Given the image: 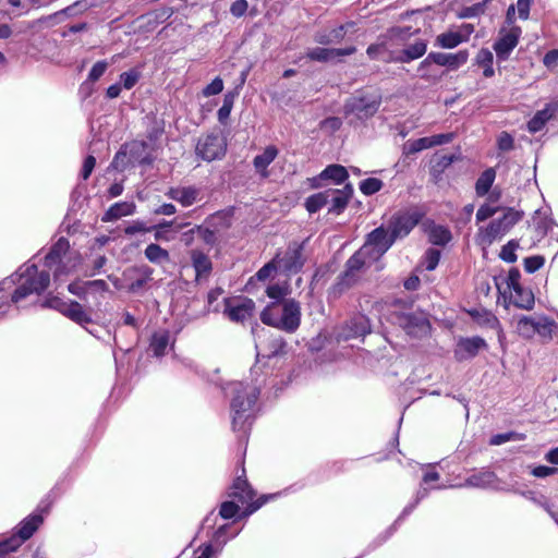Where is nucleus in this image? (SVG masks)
Returning <instances> with one entry per match:
<instances>
[{"instance_id":"59","label":"nucleus","mask_w":558,"mask_h":558,"mask_svg":"<svg viewBox=\"0 0 558 558\" xmlns=\"http://www.w3.org/2000/svg\"><path fill=\"white\" fill-rule=\"evenodd\" d=\"M498 211L497 207H492L489 205H483L478 208L476 213L477 222H482L490 217H493Z\"/></svg>"},{"instance_id":"15","label":"nucleus","mask_w":558,"mask_h":558,"mask_svg":"<svg viewBox=\"0 0 558 558\" xmlns=\"http://www.w3.org/2000/svg\"><path fill=\"white\" fill-rule=\"evenodd\" d=\"M355 51H356V48L354 46H351L345 49L317 47V48L310 49L306 52V57L313 61L328 62L338 57L353 54Z\"/></svg>"},{"instance_id":"57","label":"nucleus","mask_w":558,"mask_h":558,"mask_svg":"<svg viewBox=\"0 0 558 558\" xmlns=\"http://www.w3.org/2000/svg\"><path fill=\"white\" fill-rule=\"evenodd\" d=\"M278 270V265L272 258L269 263L264 265L256 274L258 280H266L272 271Z\"/></svg>"},{"instance_id":"55","label":"nucleus","mask_w":558,"mask_h":558,"mask_svg":"<svg viewBox=\"0 0 558 558\" xmlns=\"http://www.w3.org/2000/svg\"><path fill=\"white\" fill-rule=\"evenodd\" d=\"M222 89H223L222 80L220 77H216L209 85H207L204 88L203 94H204V96L209 97V96H214V95L221 93Z\"/></svg>"},{"instance_id":"27","label":"nucleus","mask_w":558,"mask_h":558,"mask_svg":"<svg viewBox=\"0 0 558 558\" xmlns=\"http://www.w3.org/2000/svg\"><path fill=\"white\" fill-rule=\"evenodd\" d=\"M135 210V204L123 202V203H117L112 205L106 213L104 220L110 221V220H117L121 217L132 215Z\"/></svg>"},{"instance_id":"58","label":"nucleus","mask_w":558,"mask_h":558,"mask_svg":"<svg viewBox=\"0 0 558 558\" xmlns=\"http://www.w3.org/2000/svg\"><path fill=\"white\" fill-rule=\"evenodd\" d=\"M440 252L435 248H429L426 252V269L434 270L439 263Z\"/></svg>"},{"instance_id":"35","label":"nucleus","mask_w":558,"mask_h":558,"mask_svg":"<svg viewBox=\"0 0 558 558\" xmlns=\"http://www.w3.org/2000/svg\"><path fill=\"white\" fill-rule=\"evenodd\" d=\"M357 282L356 278L344 272L342 276L338 278V281L330 288V295L332 298H339L343 292L349 290Z\"/></svg>"},{"instance_id":"17","label":"nucleus","mask_w":558,"mask_h":558,"mask_svg":"<svg viewBox=\"0 0 558 558\" xmlns=\"http://www.w3.org/2000/svg\"><path fill=\"white\" fill-rule=\"evenodd\" d=\"M371 259V255L367 253V247H361L353 256L347 262V272L353 278L359 279V272L365 267Z\"/></svg>"},{"instance_id":"37","label":"nucleus","mask_w":558,"mask_h":558,"mask_svg":"<svg viewBox=\"0 0 558 558\" xmlns=\"http://www.w3.org/2000/svg\"><path fill=\"white\" fill-rule=\"evenodd\" d=\"M556 324L554 320L547 317H538L535 322V335H539L542 338L549 340L553 337Z\"/></svg>"},{"instance_id":"56","label":"nucleus","mask_w":558,"mask_h":558,"mask_svg":"<svg viewBox=\"0 0 558 558\" xmlns=\"http://www.w3.org/2000/svg\"><path fill=\"white\" fill-rule=\"evenodd\" d=\"M544 265V257L532 256L524 259V267L527 272H534Z\"/></svg>"},{"instance_id":"62","label":"nucleus","mask_w":558,"mask_h":558,"mask_svg":"<svg viewBox=\"0 0 558 558\" xmlns=\"http://www.w3.org/2000/svg\"><path fill=\"white\" fill-rule=\"evenodd\" d=\"M34 291L31 290V286L27 284L25 281L23 284H21L13 293L12 301L19 302L20 300L26 298L28 294L33 293Z\"/></svg>"},{"instance_id":"50","label":"nucleus","mask_w":558,"mask_h":558,"mask_svg":"<svg viewBox=\"0 0 558 558\" xmlns=\"http://www.w3.org/2000/svg\"><path fill=\"white\" fill-rule=\"evenodd\" d=\"M87 9V4L84 1H77L74 4L66 7L65 9H62L61 11L57 12L56 15H66V16H73L76 15Z\"/></svg>"},{"instance_id":"64","label":"nucleus","mask_w":558,"mask_h":558,"mask_svg":"<svg viewBox=\"0 0 558 558\" xmlns=\"http://www.w3.org/2000/svg\"><path fill=\"white\" fill-rule=\"evenodd\" d=\"M247 10V1L246 0H236L232 3L230 8V12L234 16H242Z\"/></svg>"},{"instance_id":"8","label":"nucleus","mask_w":558,"mask_h":558,"mask_svg":"<svg viewBox=\"0 0 558 558\" xmlns=\"http://www.w3.org/2000/svg\"><path fill=\"white\" fill-rule=\"evenodd\" d=\"M420 219V214L415 211H399L392 215L388 228L395 241L408 235L418 223Z\"/></svg>"},{"instance_id":"19","label":"nucleus","mask_w":558,"mask_h":558,"mask_svg":"<svg viewBox=\"0 0 558 558\" xmlns=\"http://www.w3.org/2000/svg\"><path fill=\"white\" fill-rule=\"evenodd\" d=\"M254 306L255 305L252 300L245 299L235 306H227L225 313L233 322H244L245 319L252 316Z\"/></svg>"},{"instance_id":"53","label":"nucleus","mask_w":558,"mask_h":558,"mask_svg":"<svg viewBox=\"0 0 558 558\" xmlns=\"http://www.w3.org/2000/svg\"><path fill=\"white\" fill-rule=\"evenodd\" d=\"M196 233L208 245H214L217 241L215 232L208 228L197 226Z\"/></svg>"},{"instance_id":"39","label":"nucleus","mask_w":558,"mask_h":558,"mask_svg":"<svg viewBox=\"0 0 558 558\" xmlns=\"http://www.w3.org/2000/svg\"><path fill=\"white\" fill-rule=\"evenodd\" d=\"M459 157L454 154L435 156L432 160V171L435 173H442L453 161L458 160Z\"/></svg>"},{"instance_id":"26","label":"nucleus","mask_w":558,"mask_h":558,"mask_svg":"<svg viewBox=\"0 0 558 558\" xmlns=\"http://www.w3.org/2000/svg\"><path fill=\"white\" fill-rule=\"evenodd\" d=\"M64 316L70 318L71 320L75 322L76 324L84 325L92 323V317L89 313H87L83 305H81L76 301H71L69 305L66 306V311Z\"/></svg>"},{"instance_id":"11","label":"nucleus","mask_w":558,"mask_h":558,"mask_svg":"<svg viewBox=\"0 0 558 558\" xmlns=\"http://www.w3.org/2000/svg\"><path fill=\"white\" fill-rule=\"evenodd\" d=\"M154 269L147 265L132 266L123 272V276L134 281L129 286V292L135 293L153 279Z\"/></svg>"},{"instance_id":"51","label":"nucleus","mask_w":558,"mask_h":558,"mask_svg":"<svg viewBox=\"0 0 558 558\" xmlns=\"http://www.w3.org/2000/svg\"><path fill=\"white\" fill-rule=\"evenodd\" d=\"M123 86L126 89H131L138 81L140 73L135 70H131L129 72H124L120 75Z\"/></svg>"},{"instance_id":"31","label":"nucleus","mask_w":558,"mask_h":558,"mask_svg":"<svg viewBox=\"0 0 558 558\" xmlns=\"http://www.w3.org/2000/svg\"><path fill=\"white\" fill-rule=\"evenodd\" d=\"M145 257L154 264H160L163 262L170 260V254L167 250L162 248L160 245L151 243L147 245L144 251Z\"/></svg>"},{"instance_id":"5","label":"nucleus","mask_w":558,"mask_h":558,"mask_svg":"<svg viewBox=\"0 0 558 558\" xmlns=\"http://www.w3.org/2000/svg\"><path fill=\"white\" fill-rule=\"evenodd\" d=\"M522 216V211L508 208L502 218L492 221L485 230L482 231L483 240L492 243L497 236L506 233L510 228L519 222Z\"/></svg>"},{"instance_id":"16","label":"nucleus","mask_w":558,"mask_h":558,"mask_svg":"<svg viewBox=\"0 0 558 558\" xmlns=\"http://www.w3.org/2000/svg\"><path fill=\"white\" fill-rule=\"evenodd\" d=\"M371 332L369 319L364 315H356L351 318L344 329L343 337L345 339L365 336Z\"/></svg>"},{"instance_id":"22","label":"nucleus","mask_w":558,"mask_h":558,"mask_svg":"<svg viewBox=\"0 0 558 558\" xmlns=\"http://www.w3.org/2000/svg\"><path fill=\"white\" fill-rule=\"evenodd\" d=\"M27 274L31 276L33 272L35 274L34 277H29L26 282L28 286H31V290H33L35 293H41L50 282V276L46 271L37 272V268L35 265L27 268Z\"/></svg>"},{"instance_id":"21","label":"nucleus","mask_w":558,"mask_h":558,"mask_svg":"<svg viewBox=\"0 0 558 558\" xmlns=\"http://www.w3.org/2000/svg\"><path fill=\"white\" fill-rule=\"evenodd\" d=\"M278 155L276 146H267L262 155L254 158L253 163L257 172L264 178L268 177L267 167L275 160Z\"/></svg>"},{"instance_id":"60","label":"nucleus","mask_w":558,"mask_h":558,"mask_svg":"<svg viewBox=\"0 0 558 558\" xmlns=\"http://www.w3.org/2000/svg\"><path fill=\"white\" fill-rule=\"evenodd\" d=\"M128 150L123 146L113 158L111 166L117 170H123L126 167Z\"/></svg>"},{"instance_id":"3","label":"nucleus","mask_w":558,"mask_h":558,"mask_svg":"<svg viewBox=\"0 0 558 558\" xmlns=\"http://www.w3.org/2000/svg\"><path fill=\"white\" fill-rule=\"evenodd\" d=\"M396 323L409 336L423 338L429 335L430 324L423 313H396Z\"/></svg>"},{"instance_id":"42","label":"nucleus","mask_w":558,"mask_h":558,"mask_svg":"<svg viewBox=\"0 0 558 558\" xmlns=\"http://www.w3.org/2000/svg\"><path fill=\"white\" fill-rule=\"evenodd\" d=\"M550 118L548 110L538 111L527 123L529 131L535 133L539 131L545 122Z\"/></svg>"},{"instance_id":"45","label":"nucleus","mask_w":558,"mask_h":558,"mask_svg":"<svg viewBox=\"0 0 558 558\" xmlns=\"http://www.w3.org/2000/svg\"><path fill=\"white\" fill-rule=\"evenodd\" d=\"M383 187L381 180L377 178H368L361 182L360 190L365 195H372Z\"/></svg>"},{"instance_id":"54","label":"nucleus","mask_w":558,"mask_h":558,"mask_svg":"<svg viewBox=\"0 0 558 558\" xmlns=\"http://www.w3.org/2000/svg\"><path fill=\"white\" fill-rule=\"evenodd\" d=\"M239 510V506L234 504L233 501H225L220 507V515L223 519H231L233 518Z\"/></svg>"},{"instance_id":"7","label":"nucleus","mask_w":558,"mask_h":558,"mask_svg":"<svg viewBox=\"0 0 558 558\" xmlns=\"http://www.w3.org/2000/svg\"><path fill=\"white\" fill-rule=\"evenodd\" d=\"M227 144L219 134H208L199 138L196 145V154L206 161L222 158L226 154Z\"/></svg>"},{"instance_id":"49","label":"nucleus","mask_w":558,"mask_h":558,"mask_svg":"<svg viewBox=\"0 0 558 558\" xmlns=\"http://www.w3.org/2000/svg\"><path fill=\"white\" fill-rule=\"evenodd\" d=\"M69 305V303H65L63 302L60 298L58 296H51V298H48L44 303H43V306L44 307H49V308H53V310H57L58 312H60L61 314H65V311H66V306Z\"/></svg>"},{"instance_id":"1","label":"nucleus","mask_w":558,"mask_h":558,"mask_svg":"<svg viewBox=\"0 0 558 558\" xmlns=\"http://www.w3.org/2000/svg\"><path fill=\"white\" fill-rule=\"evenodd\" d=\"M264 324L282 329L288 332L295 331L301 322V307L293 299L282 303L272 302L260 314Z\"/></svg>"},{"instance_id":"44","label":"nucleus","mask_w":558,"mask_h":558,"mask_svg":"<svg viewBox=\"0 0 558 558\" xmlns=\"http://www.w3.org/2000/svg\"><path fill=\"white\" fill-rule=\"evenodd\" d=\"M494 482L493 473H482L478 475H473L465 481V485L474 486V487H485Z\"/></svg>"},{"instance_id":"14","label":"nucleus","mask_w":558,"mask_h":558,"mask_svg":"<svg viewBox=\"0 0 558 558\" xmlns=\"http://www.w3.org/2000/svg\"><path fill=\"white\" fill-rule=\"evenodd\" d=\"M485 347V340L480 337L462 338L458 341L454 354L460 361L466 360L475 356L478 351Z\"/></svg>"},{"instance_id":"38","label":"nucleus","mask_w":558,"mask_h":558,"mask_svg":"<svg viewBox=\"0 0 558 558\" xmlns=\"http://www.w3.org/2000/svg\"><path fill=\"white\" fill-rule=\"evenodd\" d=\"M41 523L43 517L34 515L23 523L22 527L17 532V535L25 542L34 534V532Z\"/></svg>"},{"instance_id":"34","label":"nucleus","mask_w":558,"mask_h":558,"mask_svg":"<svg viewBox=\"0 0 558 558\" xmlns=\"http://www.w3.org/2000/svg\"><path fill=\"white\" fill-rule=\"evenodd\" d=\"M496 172L493 168L486 169L477 179L475 183V191L478 196H484L492 187Z\"/></svg>"},{"instance_id":"63","label":"nucleus","mask_w":558,"mask_h":558,"mask_svg":"<svg viewBox=\"0 0 558 558\" xmlns=\"http://www.w3.org/2000/svg\"><path fill=\"white\" fill-rule=\"evenodd\" d=\"M478 65H489L493 63V53L488 49H481L476 56Z\"/></svg>"},{"instance_id":"47","label":"nucleus","mask_w":558,"mask_h":558,"mask_svg":"<svg viewBox=\"0 0 558 558\" xmlns=\"http://www.w3.org/2000/svg\"><path fill=\"white\" fill-rule=\"evenodd\" d=\"M234 96L233 94H227L225 95L223 105L218 110V119L220 122H225L231 112L232 106H233Z\"/></svg>"},{"instance_id":"4","label":"nucleus","mask_w":558,"mask_h":558,"mask_svg":"<svg viewBox=\"0 0 558 558\" xmlns=\"http://www.w3.org/2000/svg\"><path fill=\"white\" fill-rule=\"evenodd\" d=\"M278 270L284 274H296L304 265L303 244L291 243L284 253H277L274 257Z\"/></svg>"},{"instance_id":"40","label":"nucleus","mask_w":558,"mask_h":558,"mask_svg":"<svg viewBox=\"0 0 558 558\" xmlns=\"http://www.w3.org/2000/svg\"><path fill=\"white\" fill-rule=\"evenodd\" d=\"M536 318L524 316L519 319L517 330L524 338H532L535 335Z\"/></svg>"},{"instance_id":"41","label":"nucleus","mask_w":558,"mask_h":558,"mask_svg":"<svg viewBox=\"0 0 558 558\" xmlns=\"http://www.w3.org/2000/svg\"><path fill=\"white\" fill-rule=\"evenodd\" d=\"M169 342V336L167 332L155 333L153 336L150 348L156 356L165 354L166 348Z\"/></svg>"},{"instance_id":"48","label":"nucleus","mask_w":558,"mask_h":558,"mask_svg":"<svg viewBox=\"0 0 558 558\" xmlns=\"http://www.w3.org/2000/svg\"><path fill=\"white\" fill-rule=\"evenodd\" d=\"M518 246L519 244L514 241H510L508 244H506L500 252L501 259L508 263H514L517 260L514 251Z\"/></svg>"},{"instance_id":"46","label":"nucleus","mask_w":558,"mask_h":558,"mask_svg":"<svg viewBox=\"0 0 558 558\" xmlns=\"http://www.w3.org/2000/svg\"><path fill=\"white\" fill-rule=\"evenodd\" d=\"M430 147H432V145H430L429 137H421L413 142H408L407 146H405L408 154H415V153H418L423 149L430 148Z\"/></svg>"},{"instance_id":"24","label":"nucleus","mask_w":558,"mask_h":558,"mask_svg":"<svg viewBox=\"0 0 558 558\" xmlns=\"http://www.w3.org/2000/svg\"><path fill=\"white\" fill-rule=\"evenodd\" d=\"M69 247L68 240L64 238L59 239L45 258L46 266L51 268L53 265L59 264L69 251Z\"/></svg>"},{"instance_id":"12","label":"nucleus","mask_w":558,"mask_h":558,"mask_svg":"<svg viewBox=\"0 0 558 558\" xmlns=\"http://www.w3.org/2000/svg\"><path fill=\"white\" fill-rule=\"evenodd\" d=\"M235 396L232 399V410L234 411L233 425L235 426L240 420H242V414L248 411L253 404L255 403L257 396L255 393V389L252 390L251 393L247 395L246 399L242 396V385H235L233 389Z\"/></svg>"},{"instance_id":"18","label":"nucleus","mask_w":558,"mask_h":558,"mask_svg":"<svg viewBox=\"0 0 558 558\" xmlns=\"http://www.w3.org/2000/svg\"><path fill=\"white\" fill-rule=\"evenodd\" d=\"M427 49V45L424 40H417L412 45H409L407 48L401 50L398 56L390 58L391 61L396 62H410L411 60H415L425 54Z\"/></svg>"},{"instance_id":"30","label":"nucleus","mask_w":558,"mask_h":558,"mask_svg":"<svg viewBox=\"0 0 558 558\" xmlns=\"http://www.w3.org/2000/svg\"><path fill=\"white\" fill-rule=\"evenodd\" d=\"M330 195H332V189L310 196L305 203L306 209L310 213H316L329 203Z\"/></svg>"},{"instance_id":"23","label":"nucleus","mask_w":558,"mask_h":558,"mask_svg":"<svg viewBox=\"0 0 558 558\" xmlns=\"http://www.w3.org/2000/svg\"><path fill=\"white\" fill-rule=\"evenodd\" d=\"M511 301L520 308L531 310L534 305V294L530 289H525L522 286L519 289H511Z\"/></svg>"},{"instance_id":"13","label":"nucleus","mask_w":558,"mask_h":558,"mask_svg":"<svg viewBox=\"0 0 558 558\" xmlns=\"http://www.w3.org/2000/svg\"><path fill=\"white\" fill-rule=\"evenodd\" d=\"M190 258L196 274L195 281L199 282L207 279L213 271V263L209 256L201 250L195 248L190 252Z\"/></svg>"},{"instance_id":"43","label":"nucleus","mask_w":558,"mask_h":558,"mask_svg":"<svg viewBox=\"0 0 558 558\" xmlns=\"http://www.w3.org/2000/svg\"><path fill=\"white\" fill-rule=\"evenodd\" d=\"M23 542L24 541L19 535H14L0 543V558H4L9 553L15 551Z\"/></svg>"},{"instance_id":"29","label":"nucleus","mask_w":558,"mask_h":558,"mask_svg":"<svg viewBox=\"0 0 558 558\" xmlns=\"http://www.w3.org/2000/svg\"><path fill=\"white\" fill-rule=\"evenodd\" d=\"M463 41H465V36L461 32H447L436 37V44L446 49H452Z\"/></svg>"},{"instance_id":"52","label":"nucleus","mask_w":558,"mask_h":558,"mask_svg":"<svg viewBox=\"0 0 558 558\" xmlns=\"http://www.w3.org/2000/svg\"><path fill=\"white\" fill-rule=\"evenodd\" d=\"M107 68H108V63L106 61L96 62L88 74V80L90 82L98 81L101 77V75L105 73Z\"/></svg>"},{"instance_id":"6","label":"nucleus","mask_w":558,"mask_h":558,"mask_svg":"<svg viewBox=\"0 0 558 558\" xmlns=\"http://www.w3.org/2000/svg\"><path fill=\"white\" fill-rule=\"evenodd\" d=\"M395 239L390 231L386 230L383 226L373 230L366 239L362 247H367V253L371 255L372 260L380 258L393 244Z\"/></svg>"},{"instance_id":"28","label":"nucleus","mask_w":558,"mask_h":558,"mask_svg":"<svg viewBox=\"0 0 558 558\" xmlns=\"http://www.w3.org/2000/svg\"><path fill=\"white\" fill-rule=\"evenodd\" d=\"M124 147L125 149H129L128 154H130L134 161L140 163H150L153 161V158L148 154H144L147 148V144L145 142L135 141Z\"/></svg>"},{"instance_id":"32","label":"nucleus","mask_w":558,"mask_h":558,"mask_svg":"<svg viewBox=\"0 0 558 558\" xmlns=\"http://www.w3.org/2000/svg\"><path fill=\"white\" fill-rule=\"evenodd\" d=\"M427 232L429 242L435 245H445L451 240L450 231L442 226L433 225Z\"/></svg>"},{"instance_id":"2","label":"nucleus","mask_w":558,"mask_h":558,"mask_svg":"<svg viewBox=\"0 0 558 558\" xmlns=\"http://www.w3.org/2000/svg\"><path fill=\"white\" fill-rule=\"evenodd\" d=\"M381 105V96L376 93L359 92L344 105V114L365 121L376 114Z\"/></svg>"},{"instance_id":"61","label":"nucleus","mask_w":558,"mask_h":558,"mask_svg":"<svg viewBox=\"0 0 558 558\" xmlns=\"http://www.w3.org/2000/svg\"><path fill=\"white\" fill-rule=\"evenodd\" d=\"M498 148L504 151L511 150L513 148V138L507 133L502 132L498 138Z\"/></svg>"},{"instance_id":"20","label":"nucleus","mask_w":558,"mask_h":558,"mask_svg":"<svg viewBox=\"0 0 558 558\" xmlns=\"http://www.w3.org/2000/svg\"><path fill=\"white\" fill-rule=\"evenodd\" d=\"M353 194L351 184H347L343 190H333L330 195L329 203H331L330 211L341 213L348 205L349 199Z\"/></svg>"},{"instance_id":"33","label":"nucleus","mask_w":558,"mask_h":558,"mask_svg":"<svg viewBox=\"0 0 558 558\" xmlns=\"http://www.w3.org/2000/svg\"><path fill=\"white\" fill-rule=\"evenodd\" d=\"M197 190L194 187H181L171 190L170 195L183 206H191L197 197Z\"/></svg>"},{"instance_id":"25","label":"nucleus","mask_w":558,"mask_h":558,"mask_svg":"<svg viewBox=\"0 0 558 558\" xmlns=\"http://www.w3.org/2000/svg\"><path fill=\"white\" fill-rule=\"evenodd\" d=\"M231 496H233L234 498H238V500L241 504L245 505V504H250L253 500L254 493L250 488L246 480H244L242 477H238L232 485Z\"/></svg>"},{"instance_id":"9","label":"nucleus","mask_w":558,"mask_h":558,"mask_svg":"<svg viewBox=\"0 0 558 558\" xmlns=\"http://www.w3.org/2000/svg\"><path fill=\"white\" fill-rule=\"evenodd\" d=\"M521 28L511 27L509 31H500V37L494 45L498 58L507 59L510 51L518 45Z\"/></svg>"},{"instance_id":"10","label":"nucleus","mask_w":558,"mask_h":558,"mask_svg":"<svg viewBox=\"0 0 558 558\" xmlns=\"http://www.w3.org/2000/svg\"><path fill=\"white\" fill-rule=\"evenodd\" d=\"M469 59L466 50H461L457 53H442V52H430L426 59L422 62V65L434 62L438 65L449 66L450 69H457L464 64Z\"/></svg>"},{"instance_id":"36","label":"nucleus","mask_w":558,"mask_h":558,"mask_svg":"<svg viewBox=\"0 0 558 558\" xmlns=\"http://www.w3.org/2000/svg\"><path fill=\"white\" fill-rule=\"evenodd\" d=\"M348 171L343 166L340 165H331L328 166L322 173V179H330L333 180L336 183H341L347 180L348 178Z\"/></svg>"}]
</instances>
